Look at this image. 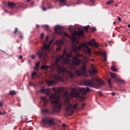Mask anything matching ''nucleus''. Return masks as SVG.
I'll return each mask as SVG.
<instances>
[{
	"instance_id": "f257e3e1",
	"label": "nucleus",
	"mask_w": 130,
	"mask_h": 130,
	"mask_svg": "<svg viewBox=\"0 0 130 130\" xmlns=\"http://www.w3.org/2000/svg\"><path fill=\"white\" fill-rule=\"evenodd\" d=\"M52 89L53 90L54 92H55L54 94H52L51 92H50V90L48 89H45L44 87H43L40 91V92H42V93H46L47 96L49 97V99L52 100L50 102L51 104L52 105H54L53 107L54 112H57V113H58L61 109L62 103L60 101V100L58 97L56 96V94H57V93L64 92V105L65 106L69 105L70 103H71V97L70 96V95H69V92H68V91H63L64 87H58L57 88L53 87Z\"/></svg>"
},
{
	"instance_id": "f03ea898",
	"label": "nucleus",
	"mask_w": 130,
	"mask_h": 130,
	"mask_svg": "<svg viewBox=\"0 0 130 130\" xmlns=\"http://www.w3.org/2000/svg\"><path fill=\"white\" fill-rule=\"evenodd\" d=\"M73 53L67 52V50H64L63 52V55H60L58 56V57L55 60L56 65L57 66L58 68V74H64L67 72V69L64 67H61L58 64V62L60 60H62V62L64 64H67V66H71L72 63H71V59L70 57H72V55Z\"/></svg>"
},
{
	"instance_id": "7ed1b4c3",
	"label": "nucleus",
	"mask_w": 130,
	"mask_h": 130,
	"mask_svg": "<svg viewBox=\"0 0 130 130\" xmlns=\"http://www.w3.org/2000/svg\"><path fill=\"white\" fill-rule=\"evenodd\" d=\"M50 44H51V42H50L48 44L44 43L43 47L41 48V50L37 52V55L41 60H45L47 58L46 52L50 51V48L49 47Z\"/></svg>"
},
{
	"instance_id": "20e7f679",
	"label": "nucleus",
	"mask_w": 130,
	"mask_h": 130,
	"mask_svg": "<svg viewBox=\"0 0 130 130\" xmlns=\"http://www.w3.org/2000/svg\"><path fill=\"white\" fill-rule=\"evenodd\" d=\"M79 91H78L77 88H72L71 90V96L76 98H82V95H81V93L82 95H86L87 93L90 92V89L89 87H87L85 89V88H79Z\"/></svg>"
},
{
	"instance_id": "39448f33",
	"label": "nucleus",
	"mask_w": 130,
	"mask_h": 130,
	"mask_svg": "<svg viewBox=\"0 0 130 130\" xmlns=\"http://www.w3.org/2000/svg\"><path fill=\"white\" fill-rule=\"evenodd\" d=\"M55 121H56V118L50 116H45L42 118L41 125L42 127H47V126L52 127L55 124Z\"/></svg>"
},
{
	"instance_id": "423d86ee",
	"label": "nucleus",
	"mask_w": 130,
	"mask_h": 130,
	"mask_svg": "<svg viewBox=\"0 0 130 130\" xmlns=\"http://www.w3.org/2000/svg\"><path fill=\"white\" fill-rule=\"evenodd\" d=\"M85 86H88L89 87H96V86H101V85H104V82L101 79L98 78H92L91 79H86L84 81Z\"/></svg>"
},
{
	"instance_id": "0eeeda50",
	"label": "nucleus",
	"mask_w": 130,
	"mask_h": 130,
	"mask_svg": "<svg viewBox=\"0 0 130 130\" xmlns=\"http://www.w3.org/2000/svg\"><path fill=\"white\" fill-rule=\"evenodd\" d=\"M83 47H85V48H87V52L88 54H91V49H90V48L88 47V46L87 45V44H85L84 43H82L80 45H79L78 47H77L76 46H73L72 51H73V52H75V53H77L78 50H81L82 48Z\"/></svg>"
},
{
	"instance_id": "6e6552de",
	"label": "nucleus",
	"mask_w": 130,
	"mask_h": 130,
	"mask_svg": "<svg viewBox=\"0 0 130 130\" xmlns=\"http://www.w3.org/2000/svg\"><path fill=\"white\" fill-rule=\"evenodd\" d=\"M78 108V103L73 105L72 104L68 105L66 108V112L74 113V109Z\"/></svg>"
},
{
	"instance_id": "1a4fd4ad",
	"label": "nucleus",
	"mask_w": 130,
	"mask_h": 130,
	"mask_svg": "<svg viewBox=\"0 0 130 130\" xmlns=\"http://www.w3.org/2000/svg\"><path fill=\"white\" fill-rule=\"evenodd\" d=\"M72 58L73 63L74 66H79L80 63H81V60L77 57V56H73V54L72 55L71 57Z\"/></svg>"
},
{
	"instance_id": "9d476101",
	"label": "nucleus",
	"mask_w": 130,
	"mask_h": 130,
	"mask_svg": "<svg viewBox=\"0 0 130 130\" xmlns=\"http://www.w3.org/2000/svg\"><path fill=\"white\" fill-rule=\"evenodd\" d=\"M55 32L57 34H62V27L60 25H57L54 27Z\"/></svg>"
},
{
	"instance_id": "9b49d317",
	"label": "nucleus",
	"mask_w": 130,
	"mask_h": 130,
	"mask_svg": "<svg viewBox=\"0 0 130 130\" xmlns=\"http://www.w3.org/2000/svg\"><path fill=\"white\" fill-rule=\"evenodd\" d=\"M54 3H56L58 2L60 7H63V6H67L68 4V1L67 0H53Z\"/></svg>"
},
{
	"instance_id": "f8f14e48",
	"label": "nucleus",
	"mask_w": 130,
	"mask_h": 130,
	"mask_svg": "<svg viewBox=\"0 0 130 130\" xmlns=\"http://www.w3.org/2000/svg\"><path fill=\"white\" fill-rule=\"evenodd\" d=\"M73 32H74V35H77V36H78V37H84V30H83V29L79 30L78 31H75Z\"/></svg>"
},
{
	"instance_id": "ddd939ff",
	"label": "nucleus",
	"mask_w": 130,
	"mask_h": 130,
	"mask_svg": "<svg viewBox=\"0 0 130 130\" xmlns=\"http://www.w3.org/2000/svg\"><path fill=\"white\" fill-rule=\"evenodd\" d=\"M56 43L57 44V50L58 51H59V50H60V49H61V46H62V45H63V41H62V40H60V41H57L56 42Z\"/></svg>"
},
{
	"instance_id": "4468645a",
	"label": "nucleus",
	"mask_w": 130,
	"mask_h": 130,
	"mask_svg": "<svg viewBox=\"0 0 130 130\" xmlns=\"http://www.w3.org/2000/svg\"><path fill=\"white\" fill-rule=\"evenodd\" d=\"M88 44L89 46H95V47H98L99 45L95 42V39H92L88 42Z\"/></svg>"
},
{
	"instance_id": "2eb2a0df",
	"label": "nucleus",
	"mask_w": 130,
	"mask_h": 130,
	"mask_svg": "<svg viewBox=\"0 0 130 130\" xmlns=\"http://www.w3.org/2000/svg\"><path fill=\"white\" fill-rule=\"evenodd\" d=\"M81 72L82 73V75H86L87 74V67L86 65L83 64L81 68Z\"/></svg>"
},
{
	"instance_id": "dca6fc26",
	"label": "nucleus",
	"mask_w": 130,
	"mask_h": 130,
	"mask_svg": "<svg viewBox=\"0 0 130 130\" xmlns=\"http://www.w3.org/2000/svg\"><path fill=\"white\" fill-rule=\"evenodd\" d=\"M41 99L42 101H43V102L44 103V107H45V106H46V105L48 103V99H47V98H46V97L45 96L41 97Z\"/></svg>"
},
{
	"instance_id": "f3484780",
	"label": "nucleus",
	"mask_w": 130,
	"mask_h": 130,
	"mask_svg": "<svg viewBox=\"0 0 130 130\" xmlns=\"http://www.w3.org/2000/svg\"><path fill=\"white\" fill-rule=\"evenodd\" d=\"M49 69H51L50 66H47V65H42L41 67V70H44V71H46L47 72L48 71Z\"/></svg>"
},
{
	"instance_id": "a211bd4d",
	"label": "nucleus",
	"mask_w": 130,
	"mask_h": 130,
	"mask_svg": "<svg viewBox=\"0 0 130 130\" xmlns=\"http://www.w3.org/2000/svg\"><path fill=\"white\" fill-rule=\"evenodd\" d=\"M7 5L9 9H11V8H15L16 7V4L13 2H8L7 4Z\"/></svg>"
},
{
	"instance_id": "6ab92c4d",
	"label": "nucleus",
	"mask_w": 130,
	"mask_h": 130,
	"mask_svg": "<svg viewBox=\"0 0 130 130\" xmlns=\"http://www.w3.org/2000/svg\"><path fill=\"white\" fill-rule=\"evenodd\" d=\"M76 35L74 34V32H73L72 36L71 37V39L73 42H77L78 44H79V42L77 40V38L75 36Z\"/></svg>"
},
{
	"instance_id": "aec40b11",
	"label": "nucleus",
	"mask_w": 130,
	"mask_h": 130,
	"mask_svg": "<svg viewBox=\"0 0 130 130\" xmlns=\"http://www.w3.org/2000/svg\"><path fill=\"white\" fill-rule=\"evenodd\" d=\"M90 75H92V74H97V70L94 67H92V70H89Z\"/></svg>"
},
{
	"instance_id": "412c9836",
	"label": "nucleus",
	"mask_w": 130,
	"mask_h": 130,
	"mask_svg": "<svg viewBox=\"0 0 130 130\" xmlns=\"http://www.w3.org/2000/svg\"><path fill=\"white\" fill-rule=\"evenodd\" d=\"M76 75L77 77H80L81 75H83V73L81 70H78L76 71Z\"/></svg>"
},
{
	"instance_id": "4be33fe9",
	"label": "nucleus",
	"mask_w": 130,
	"mask_h": 130,
	"mask_svg": "<svg viewBox=\"0 0 130 130\" xmlns=\"http://www.w3.org/2000/svg\"><path fill=\"white\" fill-rule=\"evenodd\" d=\"M42 112L43 114H46L49 113V110H48V109H44L42 110Z\"/></svg>"
},
{
	"instance_id": "5701e85b",
	"label": "nucleus",
	"mask_w": 130,
	"mask_h": 130,
	"mask_svg": "<svg viewBox=\"0 0 130 130\" xmlns=\"http://www.w3.org/2000/svg\"><path fill=\"white\" fill-rule=\"evenodd\" d=\"M68 74H69L70 79H73L75 77V74L71 71H68Z\"/></svg>"
},
{
	"instance_id": "b1692460",
	"label": "nucleus",
	"mask_w": 130,
	"mask_h": 130,
	"mask_svg": "<svg viewBox=\"0 0 130 130\" xmlns=\"http://www.w3.org/2000/svg\"><path fill=\"white\" fill-rule=\"evenodd\" d=\"M102 55L104 58V60H107V54L105 53V52L102 53Z\"/></svg>"
},
{
	"instance_id": "393cba45",
	"label": "nucleus",
	"mask_w": 130,
	"mask_h": 130,
	"mask_svg": "<svg viewBox=\"0 0 130 130\" xmlns=\"http://www.w3.org/2000/svg\"><path fill=\"white\" fill-rule=\"evenodd\" d=\"M89 28H90V25H88L86 26H84L83 29L86 33H88V29H89Z\"/></svg>"
},
{
	"instance_id": "a878e982",
	"label": "nucleus",
	"mask_w": 130,
	"mask_h": 130,
	"mask_svg": "<svg viewBox=\"0 0 130 130\" xmlns=\"http://www.w3.org/2000/svg\"><path fill=\"white\" fill-rule=\"evenodd\" d=\"M43 28H44V29H45V30H46L47 31H49V27L47 25H43Z\"/></svg>"
},
{
	"instance_id": "bb28decb",
	"label": "nucleus",
	"mask_w": 130,
	"mask_h": 130,
	"mask_svg": "<svg viewBox=\"0 0 130 130\" xmlns=\"http://www.w3.org/2000/svg\"><path fill=\"white\" fill-rule=\"evenodd\" d=\"M3 106H4V104H3V103L0 102V108H3ZM5 113H6V112H5L4 113H2V112H1V110H0V114L4 115Z\"/></svg>"
},
{
	"instance_id": "cd10ccee",
	"label": "nucleus",
	"mask_w": 130,
	"mask_h": 130,
	"mask_svg": "<svg viewBox=\"0 0 130 130\" xmlns=\"http://www.w3.org/2000/svg\"><path fill=\"white\" fill-rule=\"evenodd\" d=\"M108 83L110 88H112V82H111V79H109L108 80Z\"/></svg>"
},
{
	"instance_id": "c85d7f7f",
	"label": "nucleus",
	"mask_w": 130,
	"mask_h": 130,
	"mask_svg": "<svg viewBox=\"0 0 130 130\" xmlns=\"http://www.w3.org/2000/svg\"><path fill=\"white\" fill-rule=\"evenodd\" d=\"M48 84L49 86H52L53 84H54V81L53 80H50L48 82Z\"/></svg>"
},
{
	"instance_id": "c756f323",
	"label": "nucleus",
	"mask_w": 130,
	"mask_h": 130,
	"mask_svg": "<svg viewBox=\"0 0 130 130\" xmlns=\"http://www.w3.org/2000/svg\"><path fill=\"white\" fill-rule=\"evenodd\" d=\"M114 2V0H110L109 1H108L107 2V5H108V6H109L110 5H112V4H113Z\"/></svg>"
},
{
	"instance_id": "7c9ffc66",
	"label": "nucleus",
	"mask_w": 130,
	"mask_h": 130,
	"mask_svg": "<svg viewBox=\"0 0 130 130\" xmlns=\"http://www.w3.org/2000/svg\"><path fill=\"white\" fill-rule=\"evenodd\" d=\"M18 34L19 35L20 39H21V40H22L23 38H24V36H23V34L21 33V32H18Z\"/></svg>"
},
{
	"instance_id": "2f4dec72",
	"label": "nucleus",
	"mask_w": 130,
	"mask_h": 130,
	"mask_svg": "<svg viewBox=\"0 0 130 130\" xmlns=\"http://www.w3.org/2000/svg\"><path fill=\"white\" fill-rule=\"evenodd\" d=\"M10 95H16V92L14 90H11L9 92Z\"/></svg>"
},
{
	"instance_id": "473e14b6",
	"label": "nucleus",
	"mask_w": 130,
	"mask_h": 130,
	"mask_svg": "<svg viewBox=\"0 0 130 130\" xmlns=\"http://www.w3.org/2000/svg\"><path fill=\"white\" fill-rule=\"evenodd\" d=\"M111 69L112 71H113V72H116L117 71V69H116L115 66H112Z\"/></svg>"
},
{
	"instance_id": "72a5a7b5",
	"label": "nucleus",
	"mask_w": 130,
	"mask_h": 130,
	"mask_svg": "<svg viewBox=\"0 0 130 130\" xmlns=\"http://www.w3.org/2000/svg\"><path fill=\"white\" fill-rule=\"evenodd\" d=\"M111 77L112 79H115H115H116V76H115V75H114V74H113V73L111 74Z\"/></svg>"
},
{
	"instance_id": "f704fd0d",
	"label": "nucleus",
	"mask_w": 130,
	"mask_h": 130,
	"mask_svg": "<svg viewBox=\"0 0 130 130\" xmlns=\"http://www.w3.org/2000/svg\"><path fill=\"white\" fill-rule=\"evenodd\" d=\"M91 30L92 31L93 33H94V32H95L97 29H96L94 27H92L91 28Z\"/></svg>"
},
{
	"instance_id": "c9c22d12",
	"label": "nucleus",
	"mask_w": 130,
	"mask_h": 130,
	"mask_svg": "<svg viewBox=\"0 0 130 130\" xmlns=\"http://www.w3.org/2000/svg\"><path fill=\"white\" fill-rule=\"evenodd\" d=\"M115 82H116V83H119L120 81V78H115Z\"/></svg>"
},
{
	"instance_id": "e433bc0d",
	"label": "nucleus",
	"mask_w": 130,
	"mask_h": 130,
	"mask_svg": "<svg viewBox=\"0 0 130 130\" xmlns=\"http://www.w3.org/2000/svg\"><path fill=\"white\" fill-rule=\"evenodd\" d=\"M37 75V73L35 71H34L31 74V77H34V76H36Z\"/></svg>"
},
{
	"instance_id": "4c0bfd02",
	"label": "nucleus",
	"mask_w": 130,
	"mask_h": 130,
	"mask_svg": "<svg viewBox=\"0 0 130 130\" xmlns=\"http://www.w3.org/2000/svg\"><path fill=\"white\" fill-rule=\"evenodd\" d=\"M119 83H121V84H124V80L120 79Z\"/></svg>"
},
{
	"instance_id": "58836bf2",
	"label": "nucleus",
	"mask_w": 130,
	"mask_h": 130,
	"mask_svg": "<svg viewBox=\"0 0 130 130\" xmlns=\"http://www.w3.org/2000/svg\"><path fill=\"white\" fill-rule=\"evenodd\" d=\"M19 32H20V31H18V28H15V30L14 31V34H16V33H17V32L19 33Z\"/></svg>"
},
{
	"instance_id": "ea45409f",
	"label": "nucleus",
	"mask_w": 130,
	"mask_h": 130,
	"mask_svg": "<svg viewBox=\"0 0 130 130\" xmlns=\"http://www.w3.org/2000/svg\"><path fill=\"white\" fill-rule=\"evenodd\" d=\"M36 67H39V66H40V62L38 61V62L36 63Z\"/></svg>"
},
{
	"instance_id": "a19ab883",
	"label": "nucleus",
	"mask_w": 130,
	"mask_h": 130,
	"mask_svg": "<svg viewBox=\"0 0 130 130\" xmlns=\"http://www.w3.org/2000/svg\"><path fill=\"white\" fill-rule=\"evenodd\" d=\"M64 36H66V37H69V35L67 32H64L63 33Z\"/></svg>"
},
{
	"instance_id": "79ce46f5",
	"label": "nucleus",
	"mask_w": 130,
	"mask_h": 130,
	"mask_svg": "<svg viewBox=\"0 0 130 130\" xmlns=\"http://www.w3.org/2000/svg\"><path fill=\"white\" fill-rule=\"evenodd\" d=\"M85 105H86V104H85V103L82 104V105L81 107L82 109H83V108H84L85 107Z\"/></svg>"
},
{
	"instance_id": "37998d69",
	"label": "nucleus",
	"mask_w": 130,
	"mask_h": 130,
	"mask_svg": "<svg viewBox=\"0 0 130 130\" xmlns=\"http://www.w3.org/2000/svg\"><path fill=\"white\" fill-rule=\"evenodd\" d=\"M34 69L36 70V71H38L39 70V68L38 66L35 67Z\"/></svg>"
},
{
	"instance_id": "c03bdc74",
	"label": "nucleus",
	"mask_w": 130,
	"mask_h": 130,
	"mask_svg": "<svg viewBox=\"0 0 130 130\" xmlns=\"http://www.w3.org/2000/svg\"><path fill=\"white\" fill-rule=\"evenodd\" d=\"M44 37V33H42L41 35V38L42 39L43 37Z\"/></svg>"
},
{
	"instance_id": "a18cd8bd",
	"label": "nucleus",
	"mask_w": 130,
	"mask_h": 130,
	"mask_svg": "<svg viewBox=\"0 0 130 130\" xmlns=\"http://www.w3.org/2000/svg\"><path fill=\"white\" fill-rule=\"evenodd\" d=\"M30 57H31V58H32V59H34V58H35L36 56L34 55H32L31 56H30Z\"/></svg>"
},
{
	"instance_id": "49530a36",
	"label": "nucleus",
	"mask_w": 130,
	"mask_h": 130,
	"mask_svg": "<svg viewBox=\"0 0 130 130\" xmlns=\"http://www.w3.org/2000/svg\"><path fill=\"white\" fill-rule=\"evenodd\" d=\"M55 78L57 79H60V76L55 75Z\"/></svg>"
},
{
	"instance_id": "de8ad7c7",
	"label": "nucleus",
	"mask_w": 130,
	"mask_h": 130,
	"mask_svg": "<svg viewBox=\"0 0 130 130\" xmlns=\"http://www.w3.org/2000/svg\"><path fill=\"white\" fill-rule=\"evenodd\" d=\"M99 96H103V94H102V93H101V91H100L99 92Z\"/></svg>"
},
{
	"instance_id": "09e8293b",
	"label": "nucleus",
	"mask_w": 130,
	"mask_h": 130,
	"mask_svg": "<svg viewBox=\"0 0 130 130\" xmlns=\"http://www.w3.org/2000/svg\"><path fill=\"white\" fill-rule=\"evenodd\" d=\"M62 126V127H67V125L66 124H63Z\"/></svg>"
},
{
	"instance_id": "8fccbe9b",
	"label": "nucleus",
	"mask_w": 130,
	"mask_h": 130,
	"mask_svg": "<svg viewBox=\"0 0 130 130\" xmlns=\"http://www.w3.org/2000/svg\"><path fill=\"white\" fill-rule=\"evenodd\" d=\"M118 21H119V22H121V18L120 17H119L118 18Z\"/></svg>"
},
{
	"instance_id": "3c124183",
	"label": "nucleus",
	"mask_w": 130,
	"mask_h": 130,
	"mask_svg": "<svg viewBox=\"0 0 130 130\" xmlns=\"http://www.w3.org/2000/svg\"><path fill=\"white\" fill-rule=\"evenodd\" d=\"M47 9L45 7H43V11H46Z\"/></svg>"
},
{
	"instance_id": "603ef678",
	"label": "nucleus",
	"mask_w": 130,
	"mask_h": 130,
	"mask_svg": "<svg viewBox=\"0 0 130 130\" xmlns=\"http://www.w3.org/2000/svg\"><path fill=\"white\" fill-rule=\"evenodd\" d=\"M111 95H112V96H115V92H112V93H111Z\"/></svg>"
},
{
	"instance_id": "864d4df0",
	"label": "nucleus",
	"mask_w": 130,
	"mask_h": 130,
	"mask_svg": "<svg viewBox=\"0 0 130 130\" xmlns=\"http://www.w3.org/2000/svg\"><path fill=\"white\" fill-rule=\"evenodd\" d=\"M22 58H23V56L20 55V56H19V59H22Z\"/></svg>"
},
{
	"instance_id": "5fc2aeb1",
	"label": "nucleus",
	"mask_w": 130,
	"mask_h": 130,
	"mask_svg": "<svg viewBox=\"0 0 130 130\" xmlns=\"http://www.w3.org/2000/svg\"><path fill=\"white\" fill-rule=\"evenodd\" d=\"M46 41H47L48 40V36L46 37Z\"/></svg>"
},
{
	"instance_id": "6e6d98bb",
	"label": "nucleus",
	"mask_w": 130,
	"mask_h": 130,
	"mask_svg": "<svg viewBox=\"0 0 130 130\" xmlns=\"http://www.w3.org/2000/svg\"><path fill=\"white\" fill-rule=\"evenodd\" d=\"M36 27H37V28H39V25L37 24V25H36Z\"/></svg>"
},
{
	"instance_id": "4d7b16f0",
	"label": "nucleus",
	"mask_w": 130,
	"mask_h": 130,
	"mask_svg": "<svg viewBox=\"0 0 130 130\" xmlns=\"http://www.w3.org/2000/svg\"><path fill=\"white\" fill-rule=\"evenodd\" d=\"M90 2H91V3H94V0H90Z\"/></svg>"
},
{
	"instance_id": "13d9d810",
	"label": "nucleus",
	"mask_w": 130,
	"mask_h": 130,
	"mask_svg": "<svg viewBox=\"0 0 130 130\" xmlns=\"http://www.w3.org/2000/svg\"><path fill=\"white\" fill-rule=\"evenodd\" d=\"M128 28H130V24L128 25Z\"/></svg>"
},
{
	"instance_id": "bf43d9fd",
	"label": "nucleus",
	"mask_w": 130,
	"mask_h": 130,
	"mask_svg": "<svg viewBox=\"0 0 130 130\" xmlns=\"http://www.w3.org/2000/svg\"><path fill=\"white\" fill-rule=\"evenodd\" d=\"M91 61H94V59H91Z\"/></svg>"
},
{
	"instance_id": "052dcab7",
	"label": "nucleus",
	"mask_w": 130,
	"mask_h": 130,
	"mask_svg": "<svg viewBox=\"0 0 130 130\" xmlns=\"http://www.w3.org/2000/svg\"><path fill=\"white\" fill-rule=\"evenodd\" d=\"M115 23H116V22H114V23H113L114 25H115Z\"/></svg>"
},
{
	"instance_id": "680f3d73",
	"label": "nucleus",
	"mask_w": 130,
	"mask_h": 130,
	"mask_svg": "<svg viewBox=\"0 0 130 130\" xmlns=\"http://www.w3.org/2000/svg\"><path fill=\"white\" fill-rule=\"evenodd\" d=\"M78 2H81V0H77Z\"/></svg>"
},
{
	"instance_id": "e2e57ef3",
	"label": "nucleus",
	"mask_w": 130,
	"mask_h": 130,
	"mask_svg": "<svg viewBox=\"0 0 130 130\" xmlns=\"http://www.w3.org/2000/svg\"><path fill=\"white\" fill-rule=\"evenodd\" d=\"M27 2H30V0H26Z\"/></svg>"
},
{
	"instance_id": "0e129e2a",
	"label": "nucleus",
	"mask_w": 130,
	"mask_h": 130,
	"mask_svg": "<svg viewBox=\"0 0 130 130\" xmlns=\"http://www.w3.org/2000/svg\"><path fill=\"white\" fill-rule=\"evenodd\" d=\"M33 4H34L33 2H32V3H31V5H33Z\"/></svg>"
}]
</instances>
